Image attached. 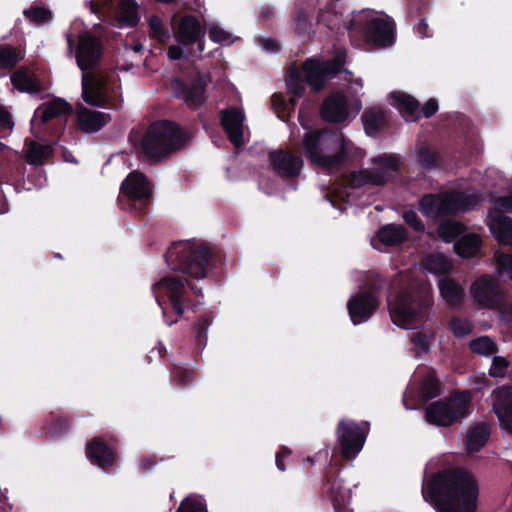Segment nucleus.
<instances>
[{"label":"nucleus","instance_id":"obj_1","mask_svg":"<svg viewBox=\"0 0 512 512\" xmlns=\"http://www.w3.org/2000/svg\"><path fill=\"white\" fill-rule=\"evenodd\" d=\"M164 258L172 271L187 276L168 274L151 287L161 308L163 321L171 327L184 318L186 311L196 313L204 305L202 287L194 284L188 277L197 280L205 278L213 259V252L204 242L178 241L171 244Z\"/></svg>","mask_w":512,"mask_h":512},{"label":"nucleus","instance_id":"obj_2","mask_svg":"<svg viewBox=\"0 0 512 512\" xmlns=\"http://www.w3.org/2000/svg\"><path fill=\"white\" fill-rule=\"evenodd\" d=\"M422 495L437 512H476L479 485L464 468L446 469L423 482Z\"/></svg>","mask_w":512,"mask_h":512},{"label":"nucleus","instance_id":"obj_3","mask_svg":"<svg viewBox=\"0 0 512 512\" xmlns=\"http://www.w3.org/2000/svg\"><path fill=\"white\" fill-rule=\"evenodd\" d=\"M345 53H337L332 59L318 60L307 58L301 69L290 66L287 71V89L294 97L290 100L292 106H295L297 100L304 96L306 92L305 84H308L314 92H320L324 89L328 80L339 74L345 65Z\"/></svg>","mask_w":512,"mask_h":512},{"label":"nucleus","instance_id":"obj_4","mask_svg":"<svg viewBox=\"0 0 512 512\" xmlns=\"http://www.w3.org/2000/svg\"><path fill=\"white\" fill-rule=\"evenodd\" d=\"M303 149L311 164L328 173L340 171L349 160L348 143L344 136L327 129L305 133Z\"/></svg>","mask_w":512,"mask_h":512},{"label":"nucleus","instance_id":"obj_5","mask_svg":"<svg viewBox=\"0 0 512 512\" xmlns=\"http://www.w3.org/2000/svg\"><path fill=\"white\" fill-rule=\"evenodd\" d=\"M391 321L402 329H410L424 321L433 305L430 286L419 283L408 286L387 298Z\"/></svg>","mask_w":512,"mask_h":512},{"label":"nucleus","instance_id":"obj_6","mask_svg":"<svg viewBox=\"0 0 512 512\" xmlns=\"http://www.w3.org/2000/svg\"><path fill=\"white\" fill-rule=\"evenodd\" d=\"M188 140V134L176 122L157 120L145 131L140 150L149 160L158 161L184 147Z\"/></svg>","mask_w":512,"mask_h":512},{"label":"nucleus","instance_id":"obj_7","mask_svg":"<svg viewBox=\"0 0 512 512\" xmlns=\"http://www.w3.org/2000/svg\"><path fill=\"white\" fill-rule=\"evenodd\" d=\"M395 22L389 16H376L371 10L355 14L347 25L351 35H359L370 47L388 48L395 43Z\"/></svg>","mask_w":512,"mask_h":512},{"label":"nucleus","instance_id":"obj_8","mask_svg":"<svg viewBox=\"0 0 512 512\" xmlns=\"http://www.w3.org/2000/svg\"><path fill=\"white\" fill-rule=\"evenodd\" d=\"M472 412L470 390H453L448 397L436 400L425 408V420L437 427H450L461 423Z\"/></svg>","mask_w":512,"mask_h":512},{"label":"nucleus","instance_id":"obj_9","mask_svg":"<svg viewBox=\"0 0 512 512\" xmlns=\"http://www.w3.org/2000/svg\"><path fill=\"white\" fill-rule=\"evenodd\" d=\"M371 162L378 168L361 169L343 175V181L349 188L356 189L365 185L383 187L391 179V172H399L401 161L396 154H381L371 158Z\"/></svg>","mask_w":512,"mask_h":512},{"label":"nucleus","instance_id":"obj_10","mask_svg":"<svg viewBox=\"0 0 512 512\" xmlns=\"http://www.w3.org/2000/svg\"><path fill=\"white\" fill-rule=\"evenodd\" d=\"M369 432L368 422L341 419L336 426V439L342 460L352 461L363 449Z\"/></svg>","mask_w":512,"mask_h":512},{"label":"nucleus","instance_id":"obj_11","mask_svg":"<svg viewBox=\"0 0 512 512\" xmlns=\"http://www.w3.org/2000/svg\"><path fill=\"white\" fill-rule=\"evenodd\" d=\"M67 44L70 53L75 49L76 62L81 71L93 70L98 66L103 54V45L99 37L87 31L81 32L76 45L72 35L68 34Z\"/></svg>","mask_w":512,"mask_h":512},{"label":"nucleus","instance_id":"obj_12","mask_svg":"<svg viewBox=\"0 0 512 512\" xmlns=\"http://www.w3.org/2000/svg\"><path fill=\"white\" fill-rule=\"evenodd\" d=\"M118 439L114 436H95L86 443L85 454L92 465L110 471L117 462Z\"/></svg>","mask_w":512,"mask_h":512},{"label":"nucleus","instance_id":"obj_13","mask_svg":"<svg viewBox=\"0 0 512 512\" xmlns=\"http://www.w3.org/2000/svg\"><path fill=\"white\" fill-rule=\"evenodd\" d=\"M171 85L174 96L182 99L189 108L197 109L206 102V82L200 72L189 80L175 78Z\"/></svg>","mask_w":512,"mask_h":512},{"label":"nucleus","instance_id":"obj_14","mask_svg":"<svg viewBox=\"0 0 512 512\" xmlns=\"http://www.w3.org/2000/svg\"><path fill=\"white\" fill-rule=\"evenodd\" d=\"M379 291L372 285L366 291L357 292L348 303L347 310L354 325L368 321L379 307Z\"/></svg>","mask_w":512,"mask_h":512},{"label":"nucleus","instance_id":"obj_15","mask_svg":"<svg viewBox=\"0 0 512 512\" xmlns=\"http://www.w3.org/2000/svg\"><path fill=\"white\" fill-rule=\"evenodd\" d=\"M471 294L481 308L492 310L501 306L504 292L496 278L483 274L472 283Z\"/></svg>","mask_w":512,"mask_h":512},{"label":"nucleus","instance_id":"obj_16","mask_svg":"<svg viewBox=\"0 0 512 512\" xmlns=\"http://www.w3.org/2000/svg\"><path fill=\"white\" fill-rule=\"evenodd\" d=\"M121 193H123L132 206H138L140 212L148 207L151 197V189L147 177L139 171H133L128 174L121 184Z\"/></svg>","mask_w":512,"mask_h":512},{"label":"nucleus","instance_id":"obj_17","mask_svg":"<svg viewBox=\"0 0 512 512\" xmlns=\"http://www.w3.org/2000/svg\"><path fill=\"white\" fill-rule=\"evenodd\" d=\"M268 158L273 171L282 178H297L304 164L300 156L281 148L269 151Z\"/></svg>","mask_w":512,"mask_h":512},{"label":"nucleus","instance_id":"obj_18","mask_svg":"<svg viewBox=\"0 0 512 512\" xmlns=\"http://www.w3.org/2000/svg\"><path fill=\"white\" fill-rule=\"evenodd\" d=\"M71 113L72 107L66 100L55 98L36 108L31 119V126L34 128L36 126L46 125L54 119H59L60 121L62 119L66 120Z\"/></svg>","mask_w":512,"mask_h":512},{"label":"nucleus","instance_id":"obj_19","mask_svg":"<svg viewBox=\"0 0 512 512\" xmlns=\"http://www.w3.org/2000/svg\"><path fill=\"white\" fill-rule=\"evenodd\" d=\"M321 495L327 497L336 512H344L350 499V490L347 489L339 476H333L327 472L324 476Z\"/></svg>","mask_w":512,"mask_h":512},{"label":"nucleus","instance_id":"obj_20","mask_svg":"<svg viewBox=\"0 0 512 512\" xmlns=\"http://www.w3.org/2000/svg\"><path fill=\"white\" fill-rule=\"evenodd\" d=\"M348 99L342 92L327 96L320 107V116L325 122L343 123L348 118Z\"/></svg>","mask_w":512,"mask_h":512},{"label":"nucleus","instance_id":"obj_21","mask_svg":"<svg viewBox=\"0 0 512 512\" xmlns=\"http://www.w3.org/2000/svg\"><path fill=\"white\" fill-rule=\"evenodd\" d=\"M244 115L236 107H229L220 112V122L223 130L227 134L229 141L239 148L244 145L243 125Z\"/></svg>","mask_w":512,"mask_h":512},{"label":"nucleus","instance_id":"obj_22","mask_svg":"<svg viewBox=\"0 0 512 512\" xmlns=\"http://www.w3.org/2000/svg\"><path fill=\"white\" fill-rule=\"evenodd\" d=\"M481 202L477 193H466L464 191L453 190L445 192V200L442 209L446 211L447 217L458 212H468L474 210Z\"/></svg>","mask_w":512,"mask_h":512},{"label":"nucleus","instance_id":"obj_23","mask_svg":"<svg viewBox=\"0 0 512 512\" xmlns=\"http://www.w3.org/2000/svg\"><path fill=\"white\" fill-rule=\"evenodd\" d=\"M205 33V29L196 16L185 14L178 22L174 37L183 46H191L201 37H205Z\"/></svg>","mask_w":512,"mask_h":512},{"label":"nucleus","instance_id":"obj_24","mask_svg":"<svg viewBox=\"0 0 512 512\" xmlns=\"http://www.w3.org/2000/svg\"><path fill=\"white\" fill-rule=\"evenodd\" d=\"M493 395L494 411L503 428L512 434V386L498 387Z\"/></svg>","mask_w":512,"mask_h":512},{"label":"nucleus","instance_id":"obj_25","mask_svg":"<svg viewBox=\"0 0 512 512\" xmlns=\"http://www.w3.org/2000/svg\"><path fill=\"white\" fill-rule=\"evenodd\" d=\"M111 121V115L88 109L82 105L77 107L76 124L84 133H96Z\"/></svg>","mask_w":512,"mask_h":512},{"label":"nucleus","instance_id":"obj_26","mask_svg":"<svg viewBox=\"0 0 512 512\" xmlns=\"http://www.w3.org/2000/svg\"><path fill=\"white\" fill-rule=\"evenodd\" d=\"M25 163L21 157L12 152L0 160V184L6 183L17 188L25 174Z\"/></svg>","mask_w":512,"mask_h":512},{"label":"nucleus","instance_id":"obj_27","mask_svg":"<svg viewBox=\"0 0 512 512\" xmlns=\"http://www.w3.org/2000/svg\"><path fill=\"white\" fill-rule=\"evenodd\" d=\"M428 13V0H417L409 4L408 19L410 21H416V23L413 26V30L420 38L432 37L429 25L426 22V16L428 15Z\"/></svg>","mask_w":512,"mask_h":512},{"label":"nucleus","instance_id":"obj_28","mask_svg":"<svg viewBox=\"0 0 512 512\" xmlns=\"http://www.w3.org/2000/svg\"><path fill=\"white\" fill-rule=\"evenodd\" d=\"M376 238L384 246L396 247L408 240V232L401 224L389 223L378 229Z\"/></svg>","mask_w":512,"mask_h":512},{"label":"nucleus","instance_id":"obj_29","mask_svg":"<svg viewBox=\"0 0 512 512\" xmlns=\"http://www.w3.org/2000/svg\"><path fill=\"white\" fill-rule=\"evenodd\" d=\"M490 427L487 423L481 422L471 426L466 434L465 447L468 453L479 452L490 438Z\"/></svg>","mask_w":512,"mask_h":512},{"label":"nucleus","instance_id":"obj_30","mask_svg":"<svg viewBox=\"0 0 512 512\" xmlns=\"http://www.w3.org/2000/svg\"><path fill=\"white\" fill-rule=\"evenodd\" d=\"M438 288L441 297L449 306H459L465 296L464 288L455 279L443 277L438 281Z\"/></svg>","mask_w":512,"mask_h":512},{"label":"nucleus","instance_id":"obj_31","mask_svg":"<svg viewBox=\"0 0 512 512\" xmlns=\"http://www.w3.org/2000/svg\"><path fill=\"white\" fill-rule=\"evenodd\" d=\"M11 83L19 92L37 94L43 91L42 83L24 68H19L11 75Z\"/></svg>","mask_w":512,"mask_h":512},{"label":"nucleus","instance_id":"obj_32","mask_svg":"<svg viewBox=\"0 0 512 512\" xmlns=\"http://www.w3.org/2000/svg\"><path fill=\"white\" fill-rule=\"evenodd\" d=\"M365 132L369 136H376L388 122L387 112L381 108H369L362 114Z\"/></svg>","mask_w":512,"mask_h":512},{"label":"nucleus","instance_id":"obj_33","mask_svg":"<svg viewBox=\"0 0 512 512\" xmlns=\"http://www.w3.org/2000/svg\"><path fill=\"white\" fill-rule=\"evenodd\" d=\"M392 97L400 114L406 121H417L420 119V105L417 99L409 94L394 92Z\"/></svg>","mask_w":512,"mask_h":512},{"label":"nucleus","instance_id":"obj_34","mask_svg":"<svg viewBox=\"0 0 512 512\" xmlns=\"http://www.w3.org/2000/svg\"><path fill=\"white\" fill-rule=\"evenodd\" d=\"M70 426V416H58L54 412H51L43 422L41 431L47 436L61 437L69 432Z\"/></svg>","mask_w":512,"mask_h":512},{"label":"nucleus","instance_id":"obj_35","mask_svg":"<svg viewBox=\"0 0 512 512\" xmlns=\"http://www.w3.org/2000/svg\"><path fill=\"white\" fill-rule=\"evenodd\" d=\"M445 193L425 194L419 200V210L427 217L444 218L447 217L446 211L442 209Z\"/></svg>","mask_w":512,"mask_h":512},{"label":"nucleus","instance_id":"obj_36","mask_svg":"<svg viewBox=\"0 0 512 512\" xmlns=\"http://www.w3.org/2000/svg\"><path fill=\"white\" fill-rule=\"evenodd\" d=\"M490 230L499 244H512V218L503 214L495 216L490 223Z\"/></svg>","mask_w":512,"mask_h":512},{"label":"nucleus","instance_id":"obj_37","mask_svg":"<svg viewBox=\"0 0 512 512\" xmlns=\"http://www.w3.org/2000/svg\"><path fill=\"white\" fill-rule=\"evenodd\" d=\"M214 319L213 312H206L199 315L192 324L191 332L194 337L195 346L202 351L207 344V330Z\"/></svg>","mask_w":512,"mask_h":512},{"label":"nucleus","instance_id":"obj_38","mask_svg":"<svg viewBox=\"0 0 512 512\" xmlns=\"http://www.w3.org/2000/svg\"><path fill=\"white\" fill-rule=\"evenodd\" d=\"M117 19L120 27H135L140 20L137 2L135 0H120Z\"/></svg>","mask_w":512,"mask_h":512},{"label":"nucleus","instance_id":"obj_39","mask_svg":"<svg viewBox=\"0 0 512 512\" xmlns=\"http://www.w3.org/2000/svg\"><path fill=\"white\" fill-rule=\"evenodd\" d=\"M481 248V238L475 233L462 236L454 243L455 253L462 258L476 256Z\"/></svg>","mask_w":512,"mask_h":512},{"label":"nucleus","instance_id":"obj_40","mask_svg":"<svg viewBox=\"0 0 512 512\" xmlns=\"http://www.w3.org/2000/svg\"><path fill=\"white\" fill-rule=\"evenodd\" d=\"M52 154L51 145L31 141L26 151V160L29 164L38 166L42 165Z\"/></svg>","mask_w":512,"mask_h":512},{"label":"nucleus","instance_id":"obj_41","mask_svg":"<svg viewBox=\"0 0 512 512\" xmlns=\"http://www.w3.org/2000/svg\"><path fill=\"white\" fill-rule=\"evenodd\" d=\"M416 156L419 165L427 171L440 168L443 163L441 155L428 146H421L418 148Z\"/></svg>","mask_w":512,"mask_h":512},{"label":"nucleus","instance_id":"obj_42","mask_svg":"<svg viewBox=\"0 0 512 512\" xmlns=\"http://www.w3.org/2000/svg\"><path fill=\"white\" fill-rule=\"evenodd\" d=\"M426 270L437 275H445L452 268L451 261L442 253L430 254L423 260Z\"/></svg>","mask_w":512,"mask_h":512},{"label":"nucleus","instance_id":"obj_43","mask_svg":"<svg viewBox=\"0 0 512 512\" xmlns=\"http://www.w3.org/2000/svg\"><path fill=\"white\" fill-rule=\"evenodd\" d=\"M82 98L87 104L96 107H102L106 102L100 88L89 82L86 74H83L82 78Z\"/></svg>","mask_w":512,"mask_h":512},{"label":"nucleus","instance_id":"obj_44","mask_svg":"<svg viewBox=\"0 0 512 512\" xmlns=\"http://www.w3.org/2000/svg\"><path fill=\"white\" fill-rule=\"evenodd\" d=\"M149 36L160 44H166L170 40V31L162 18L153 14L148 20Z\"/></svg>","mask_w":512,"mask_h":512},{"label":"nucleus","instance_id":"obj_45","mask_svg":"<svg viewBox=\"0 0 512 512\" xmlns=\"http://www.w3.org/2000/svg\"><path fill=\"white\" fill-rule=\"evenodd\" d=\"M469 349L472 353L490 356L498 352L497 344L489 336H480L469 342Z\"/></svg>","mask_w":512,"mask_h":512},{"label":"nucleus","instance_id":"obj_46","mask_svg":"<svg viewBox=\"0 0 512 512\" xmlns=\"http://www.w3.org/2000/svg\"><path fill=\"white\" fill-rule=\"evenodd\" d=\"M464 229V225L458 221L445 220L438 225L437 233L445 242H452L464 231Z\"/></svg>","mask_w":512,"mask_h":512},{"label":"nucleus","instance_id":"obj_47","mask_svg":"<svg viewBox=\"0 0 512 512\" xmlns=\"http://www.w3.org/2000/svg\"><path fill=\"white\" fill-rule=\"evenodd\" d=\"M341 22V15L332 7L328 5L325 9H321L317 15V24H322L330 31L338 28Z\"/></svg>","mask_w":512,"mask_h":512},{"label":"nucleus","instance_id":"obj_48","mask_svg":"<svg viewBox=\"0 0 512 512\" xmlns=\"http://www.w3.org/2000/svg\"><path fill=\"white\" fill-rule=\"evenodd\" d=\"M422 396L427 399H433L440 395L441 386L438 378L434 373L427 374L420 385Z\"/></svg>","mask_w":512,"mask_h":512},{"label":"nucleus","instance_id":"obj_49","mask_svg":"<svg viewBox=\"0 0 512 512\" xmlns=\"http://www.w3.org/2000/svg\"><path fill=\"white\" fill-rule=\"evenodd\" d=\"M448 328L456 338H463L473 331V324L467 318L452 316L448 322Z\"/></svg>","mask_w":512,"mask_h":512},{"label":"nucleus","instance_id":"obj_50","mask_svg":"<svg viewBox=\"0 0 512 512\" xmlns=\"http://www.w3.org/2000/svg\"><path fill=\"white\" fill-rule=\"evenodd\" d=\"M171 378L179 387L184 388L196 379V372L190 368L174 365L171 369Z\"/></svg>","mask_w":512,"mask_h":512},{"label":"nucleus","instance_id":"obj_51","mask_svg":"<svg viewBox=\"0 0 512 512\" xmlns=\"http://www.w3.org/2000/svg\"><path fill=\"white\" fill-rule=\"evenodd\" d=\"M20 61V57L14 47L0 45V69H12Z\"/></svg>","mask_w":512,"mask_h":512},{"label":"nucleus","instance_id":"obj_52","mask_svg":"<svg viewBox=\"0 0 512 512\" xmlns=\"http://www.w3.org/2000/svg\"><path fill=\"white\" fill-rule=\"evenodd\" d=\"M176 512H208V510L201 497L189 495L181 501Z\"/></svg>","mask_w":512,"mask_h":512},{"label":"nucleus","instance_id":"obj_53","mask_svg":"<svg viewBox=\"0 0 512 512\" xmlns=\"http://www.w3.org/2000/svg\"><path fill=\"white\" fill-rule=\"evenodd\" d=\"M25 17L33 23L42 24L52 18V13L49 9L39 6H31L29 9L24 10Z\"/></svg>","mask_w":512,"mask_h":512},{"label":"nucleus","instance_id":"obj_54","mask_svg":"<svg viewBox=\"0 0 512 512\" xmlns=\"http://www.w3.org/2000/svg\"><path fill=\"white\" fill-rule=\"evenodd\" d=\"M312 23L305 9L300 8L294 13V28L297 34L304 35L309 32Z\"/></svg>","mask_w":512,"mask_h":512},{"label":"nucleus","instance_id":"obj_55","mask_svg":"<svg viewBox=\"0 0 512 512\" xmlns=\"http://www.w3.org/2000/svg\"><path fill=\"white\" fill-rule=\"evenodd\" d=\"M12 114L0 104V138H6L14 127Z\"/></svg>","mask_w":512,"mask_h":512},{"label":"nucleus","instance_id":"obj_56","mask_svg":"<svg viewBox=\"0 0 512 512\" xmlns=\"http://www.w3.org/2000/svg\"><path fill=\"white\" fill-rule=\"evenodd\" d=\"M496 269L499 276H507L512 281V255L502 253L496 258Z\"/></svg>","mask_w":512,"mask_h":512},{"label":"nucleus","instance_id":"obj_57","mask_svg":"<svg viewBox=\"0 0 512 512\" xmlns=\"http://www.w3.org/2000/svg\"><path fill=\"white\" fill-rule=\"evenodd\" d=\"M509 367V361L502 356H494L492 360V365L489 370V374L491 377H504Z\"/></svg>","mask_w":512,"mask_h":512},{"label":"nucleus","instance_id":"obj_58","mask_svg":"<svg viewBox=\"0 0 512 512\" xmlns=\"http://www.w3.org/2000/svg\"><path fill=\"white\" fill-rule=\"evenodd\" d=\"M208 32L210 39L215 43L223 44L230 42L231 34L216 24H212Z\"/></svg>","mask_w":512,"mask_h":512},{"label":"nucleus","instance_id":"obj_59","mask_svg":"<svg viewBox=\"0 0 512 512\" xmlns=\"http://www.w3.org/2000/svg\"><path fill=\"white\" fill-rule=\"evenodd\" d=\"M405 223L416 232H423L425 226L414 210H408L403 213Z\"/></svg>","mask_w":512,"mask_h":512},{"label":"nucleus","instance_id":"obj_60","mask_svg":"<svg viewBox=\"0 0 512 512\" xmlns=\"http://www.w3.org/2000/svg\"><path fill=\"white\" fill-rule=\"evenodd\" d=\"M271 105L277 116L283 119V114L287 112L289 106L286 99L280 94H273L271 97Z\"/></svg>","mask_w":512,"mask_h":512},{"label":"nucleus","instance_id":"obj_61","mask_svg":"<svg viewBox=\"0 0 512 512\" xmlns=\"http://www.w3.org/2000/svg\"><path fill=\"white\" fill-rule=\"evenodd\" d=\"M411 342L425 353L429 352L430 350L429 338L427 334L422 331H418L412 334Z\"/></svg>","mask_w":512,"mask_h":512},{"label":"nucleus","instance_id":"obj_62","mask_svg":"<svg viewBox=\"0 0 512 512\" xmlns=\"http://www.w3.org/2000/svg\"><path fill=\"white\" fill-rule=\"evenodd\" d=\"M163 458H158L156 455L143 456L139 460L140 469L143 473L150 472L155 468L159 462H162Z\"/></svg>","mask_w":512,"mask_h":512},{"label":"nucleus","instance_id":"obj_63","mask_svg":"<svg viewBox=\"0 0 512 512\" xmlns=\"http://www.w3.org/2000/svg\"><path fill=\"white\" fill-rule=\"evenodd\" d=\"M494 204L497 212H512V194L497 197Z\"/></svg>","mask_w":512,"mask_h":512},{"label":"nucleus","instance_id":"obj_64","mask_svg":"<svg viewBox=\"0 0 512 512\" xmlns=\"http://www.w3.org/2000/svg\"><path fill=\"white\" fill-rule=\"evenodd\" d=\"M292 453L291 449L286 447V446H282L279 451L276 453V456H275V464H276V467L278 468V470L280 471H285L286 470V465H285V462H284V459L288 456H290Z\"/></svg>","mask_w":512,"mask_h":512}]
</instances>
